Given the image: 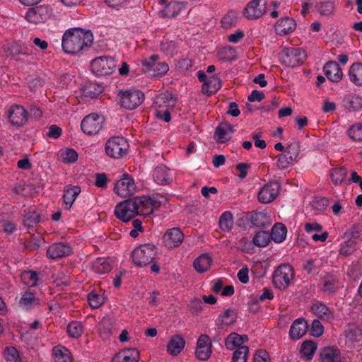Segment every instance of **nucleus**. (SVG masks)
Returning a JSON list of instances; mask_svg holds the SVG:
<instances>
[{
	"label": "nucleus",
	"instance_id": "obj_1",
	"mask_svg": "<svg viewBox=\"0 0 362 362\" xmlns=\"http://www.w3.org/2000/svg\"><path fill=\"white\" fill-rule=\"evenodd\" d=\"M91 32L80 28L68 29L63 35L62 47L64 52L76 54L84 49L89 47L93 42Z\"/></svg>",
	"mask_w": 362,
	"mask_h": 362
},
{
	"label": "nucleus",
	"instance_id": "obj_2",
	"mask_svg": "<svg viewBox=\"0 0 362 362\" xmlns=\"http://www.w3.org/2000/svg\"><path fill=\"white\" fill-rule=\"evenodd\" d=\"M279 6L280 3L276 0H251L243 8L242 15L248 21H255L271 11L270 16L276 18L279 16L276 9Z\"/></svg>",
	"mask_w": 362,
	"mask_h": 362
},
{
	"label": "nucleus",
	"instance_id": "obj_3",
	"mask_svg": "<svg viewBox=\"0 0 362 362\" xmlns=\"http://www.w3.org/2000/svg\"><path fill=\"white\" fill-rule=\"evenodd\" d=\"M23 17L32 24L45 23L54 17V10L51 6L42 4L29 8Z\"/></svg>",
	"mask_w": 362,
	"mask_h": 362
},
{
	"label": "nucleus",
	"instance_id": "obj_4",
	"mask_svg": "<svg viewBox=\"0 0 362 362\" xmlns=\"http://www.w3.org/2000/svg\"><path fill=\"white\" fill-rule=\"evenodd\" d=\"M293 267L288 264H281L278 266L272 275V284L275 288L284 290L291 284L294 278Z\"/></svg>",
	"mask_w": 362,
	"mask_h": 362
},
{
	"label": "nucleus",
	"instance_id": "obj_5",
	"mask_svg": "<svg viewBox=\"0 0 362 362\" xmlns=\"http://www.w3.org/2000/svg\"><path fill=\"white\" fill-rule=\"evenodd\" d=\"M175 103V99L168 92L158 95L155 102L156 117L168 122L171 119L170 110L174 107Z\"/></svg>",
	"mask_w": 362,
	"mask_h": 362
},
{
	"label": "nucleus",
	"instance_id": "obj_6",
	"mask_svg": "<svg viewBox=\"0 0 362 362\" xmlns=\"http://www.w3.org/2000/svg\"><path fill=\"white\" fill-rule=\"evenodd\" d=\"M115 57L100 56L93 59L90 64L92 71L98 76H108L113 74L117 69Z\"/></svg>",
	"mask_w": 362,
	"mask_h": 362
},
{
	"label": "nucleus",
	"instance_id": "obj_7",
	"mask_svg": "<svg viewBox=\"0 0 362 362\" xmlns=\"http://www.w3.org/2000/svg\"><path fill=\"white\" fill-rule=\"evenodd\" d=\"M306 58L305 51L301 48H284L280 53L279 60L286 66L295 67L302 64Z\"/></svg>",
	"mask_w": 362,
	"mask_h": 362
},
{
	"label": "nucleus",
	"instance_id": "obj_8",
	"mask_svg": "<svg viewBox=\"0 0 362 362\" xmlns=\"http://www.w3.org/2000/svg\"><path fill=\"white\" fill-rule=\"evenodd\" d=\"M156 247L151 244L140 245L132 252V259L135 264L146 266L151 263L156 257Z\"/></svg>",
	"mask_w": 362,
	"mask_h": 362
},
{
	"label": "nucleus",
	"instance_id": "obj_9",
	"mask_svg": "<svg viewBox=\"0 0 362 362\" xmlns=\"http://www.w3.org/2000/svg\"><path fill=\"white\" fill-rule=\"evenodd\" d=\"M113 190L117 196L127 198L136 192L137 186L132 176L127 173H123L121 178L116 181Z\"/></svg>",
	"mask_w": 362,
	"mask_h": 362
},
{
	"label": "nucleus",
	"instance_id": "obj_10",
	"mask_svg": "<svg viewBox=\"0 0 362 362\" xmlns=\"http://www.w3.org/2000/svg\"><path fill=\"white\" fill-rule=\"evenodd\" d=\"M159 56L152 54L141 59V64L146 71L153 76L161 77L165 76L169 71V66L165 62H158Z\"/></svg>",
	"mask_w": 362,
	"mask_h": 362
},
{
	"label": "nucleus",
	"instance_id": "obj_11",
	"mask_svg": "<svg viewBox=\"0 0 362 362\" xmlns=\"http://www.w3.org/2000/svg\"><path fill=\"white\" fill-rule=\"evenodd\" d=\"M104 122L105 119L103 116L92 113L83 119L81 128L86 134L95 135L103 129Z\"/></svg>",
	"mask_w": 362,
	"mask_h": 362
},
{
	"label": "nucleus",
	"instance_id": "obj_12",
	"mask_svg": "<svg viewBox=\"0 0 362 362\" xmlns=\"http://www.w3.org/2000/svg\"><path fill=\"white\" fill-rule=\"evenodd\" d=\"M128 148L129 144L124 138L115 136L107 141L105 151L109 156L119 158L126 154Z\"/></svg>",
	"mask_w": 362,
	"mask_h": 362
},
{
	"label": "nucleus",
	"instance_id": "obj_13",
	"mask_svg": "<svg viewBox=\"0 0 362 362\" xmlns=\"http://www.w3.org/2000/svg\"><path fill=\"white\" fill-rule=\"evenodd\" d=\"M144 99V93L136 89H130L120 93V102L122 107L134 110L136 108Z\"/></svg>",
	"mask_w": 362,
	"mask_h": 362
},
{
	"label": "nucleus",
	"instance_id": "obj_14",
	"mask_svg": "<svg viewBox=\"0 0 362 362\" xmlns=\"http://www.w3.org/2000/svg\"><path fill=\"white\" fill-rule=\"evenodd\" d=\"M29 113L25 108L19 105H11L8 110L9 123L15 127H21L26 124Z\"/></svg>",
	"mask_w": 362,
	"mask_h": 362
},
{
	"label": "nucleus",
	"instance_id": "obj_15",
	"mask_svg": "<svg viewBox=\"0 0 362 362\" xmlns=\"http://www.w3.org/2000/svg\"><path fill=\"white\" fill-rule=\"evenodd\" d=\"M136 212L132 199L119 202L115 206L114 214L117 218L127 222L136 216Z\"/></svg>",
	"mask_w": 362,
	"mask_h": 362
},
{
	"label": "nucleus",
	"instance_id": "obj_16",
	"mask_svg": "<svg viewBox=\"0 0 362 362\" xmlns=\"http://www.w3.org/2000/svg\"><path fill=\"white\" fill-rule=\"evenodd\" d=\"M280 185L277 182H270L264 185L259 191L258 200L261 203L268 204L274 201L278 196Z\"/></svg>",
	"mask_w": 362,
	"mask_h": 362
},
{
	"label": "nucleus",
	"instance_id": "obj_17",
	"mask_svg": "<svg viewBox=\"0 0 362 362\" xmlns=\"http://www.w3.org/2000/svg\"><path fill=\"white\" fill-rule=\"evenodd\" d=\"M211 340L206 334H202L197 339L195 354L199 360H207L211 354Z\"/></svg>",
	"mask_w": 362,
	"mask_h": 362
},
{
	"label": "nucleus",
	"instance_id": "obj_18",
	"mask_svg": "<svg viewBox=\"0 0 362 362\" xmlns=\"http://www.w3.org/2000/svg\"><path fill=\"white\" fill-rule=\"evenodd\" d=\"M184 239V234L178 228L168 229L163 235V240L165 246L169 249L179 247Z\"/></svg>",
	"mask_w": 362,
	"mask_h": 362
},
{
	"label": "nucleus",
	"instance_id": "obj_19",
	"mask_svg": "<svg viewBox=\"0 0 362 362\" xmlns=\"http://www.w3.org/2000/svg\"><path fill=\"white\" fill-rule=\"evenodd\" d=\"M296 28V23L293 18L288 16L281 18L274 25L276 35L280 36L288 35Z\"/></svg>",
	"mask_w": 362,
	"mask_h": 362
},
{
	"label": "nucleus",
	"instance_id": "obj_20",
	"mask_svg": "<svg viewBox=\"0 0 362 362\" xmlns=\"http://www.w3.org/2000/svg\"><path fill=\"white\" fill-rule=\"evenodd\" d=\"M304 228L305 232L311 235V238L315 242H325L329 236L327 232L322 231V225L317 222L306 223Z\"/></svg>",
	"mask_w": 362,
	"mask_h": 362
},
{
	"label": "nucleus",
	"instance_id": "obj_21",
	"mask_svg": "<svg viewBox=\"0 0 362 362\" xmlns=\"http://www.w3.org/2000/svg\"><path fill=\"white\" fill-rule=\"evenodd\" d=\"M134 206L136 209V216H146L153 213L152 203L150 197L142 196L133 199Z\"/></svg>",
	"mask_w": 362,
	"mask_h": 362
},
{
	"label": "nucleus",
	"instance_id": "obj_22",
	"mask_svg": "<svg viewBox=\"0 0 362 362\" xmlns=\"http://www.w3.org/2000/svg\"><path fill=\"white\" fill-rule=\"evenodd\" d=\"M71 252V247L65 243H55L49 247L47 257L49 259H58L69 255Z\"/></svg>",
	"mask_w": 362,
	"mask_h": 362
},
{
	"label": "nucleus",
	"instance_id": "obj_23",
	"mask_svg": "<svg viewBox=\"0 0 362 362\" xmlns=\"http://www.w3.org/2000/svg\"><path fill=\"white\" fill-rule=\"evenodd\" d=\"M344 333L345 344L349 348H354L355 344L362 339V330L355 325H349Z\"/></svg>",
	"mask_w": 362,
	"mask_h": 362
},
{
	"label": "nucleus",
	"instance_id": "obj_24",
	"mask_svg": "<svg viewBox=\"0 0 362 362\" xmlns=\"http://www.w3.org/2000/svg\"><path fill=\"white\" fill-rule=\"evenodd\" d=\"M152 176L154 182L160 185H168L173 180L171 171L165 165L157 166Z\"/></svg>",
	"mask_w": 362,
	"mask_h": 362
},
{
	"label": "nucleus",
	"instance_id": "obj_25",
	"mask_svg": "<svg viewBox=\"0 0 362 362\" xmlns=\"http://www.w3.org/2000/svg\"><path fill=\"white\" fill-rule=\"evenodd\" d=\"M139 358V352L136 349H125L115 355L112 362H138Z\"/></svg>",
	"mask_w": 362,
	"mask_h": 362
},
{
	"label": "nucleus",
	"instance_id": "obj_26",
	"mask_svg": "<svg viewBox=\"0 0 362 362\" xmlns=\"http://www.w3.org/2000/svg\"><path fill=\"white\" fill-rule=\"evenodd\" d=\"M234 128L228 122L221 123L215 132V138L218 143H225L229 141L233 134Z\"/></svg>",
	"mask_w": 362,
	"mask_h": 362
},
{
	"label": "nucleus",
	"instance_id": "obj_27",
	"mask_svg": "<svg viewBox=\"0 0 362 362\" xmlns=\"http://www.w3.org/2000/svg\"><path fill=\"white\" fill-rule=\"evenodd\" d=\"M320 358L321 362H341L340 350L333 346H326L320 350Z\"/></svg>",
	"mask_w": 362,
	"mask_h": 362
},
{
	"label": "nucleus",
	"instance_id": "obj_28",
	"mask_svg": "<svg viewBox=\"0 0 362 362\" xmlns=\"http://www.w3.org/2000/svg\"><path fill=\"white\" fill-rule=\"evenodd\" d=\"M185 346V339L180 335H174L166 346L167 352L171 356H176L181 353Z\"/></svg>",
	"mask_w": 362,
	"mask_h": 362
},
{
	"label": "nucleus",
	"instance_id": "obj_29",
	"mask_svg": "<svg viewBox=\"0 0 362 362\" xmlns=\"http://www.w3.org/2000/svg\"><path fill=\"white\" fill-rule=\"evenodd\" d=\"M326 76L332 82L339 81L343 76L339 65L335 62H329L324 66Z\"/></svg>",
	"mask_w": 362,
	"mask_h": 362
},
{
	"label": "nucleus",
	"instance_id": "obj_30",
	"mask_svg": "<svg viewBox=\"0 0 362 362\" xmlns=\"http://www.w3.org/2000/svg\"><path fill=\"white\" fill-rule=\"evenodd\" d=\"M308 323L302 318L296 319L290 328V336L293 339H298L303 337L308 330Z\"/></svg>",
	"mask_w": 362,
	"mask_h": 362
},
{
	"label": "nucleus",
	"instance_id": "obj_31",
	"mask_svg": "<svg viewBox=\"0 0 362 362\" xmlns=\"http://www.w3.org/2000/svg\"><path fill=\"white\" fill-rule=\"evenodd\" d=\"M4 52L12 59L17 60L20 55H28V53L19 42H12L4 45Z\"/></svg>",
	"mask_w": 362,
	"mask_h": 362
},
{
	"label": "nucleus",
	"instance_id": "obj_32",
	"mask_svg": "<svg viewBox=\"0 0 362 362\" xmlns=\"http://www.w3.org/2000/svg\"><path fill=\"white\" fill-rule=\"evenodd\" d=\"M81 193V188L78 186L69 185L64 189L63 202L65 208L69 209L77 197Z\"/></svg>",
	"mask_w": 362,
	"mask_h": 362
},
{
	"label": "nucleus",
	"instance_id": "obj_33",
	"mask_svg": "<svg viewBox=\"0 0 362 362\" xmlns=\"http://www.w3.org/2000/svg\"><path fill=\"white\" fill-rule=\"evenodd\" d=\"M313 314L323 320H329L333 317V313L325 304L322 303H315L310 308Z\"/></svg>",
	"mask_w": 362,
	"mask_h": 362
},
{
	"label": "nucleus",
	"instance_id": "obj_34",
	"mask_svg": "<svg viewBox=\"0 0 362 362\" xmlns=\"http://www.w3.org/2000/svg\"><path fill=\"white\" fill-rule=\"evenodd\" d=\"M356 236L353 231L347 235V239L341 243L339 250V252L341 255L349 256L355 251L356 245Z\"/></svg>",
	"mask_w": 362,
	"mask_h": 362
},
{
	"label": "nucleus",
	"instance_id": "obj_35",
	"mask_svg": "<svg viewBox=\"0 0 362 362\" xmlns=\"http://www.w3.org/2000/svg\"><path fill=\"white\" fill-rule=\"evenodd\" d=\"M112 268L110 260L103 257L96 259L91 264L93 272L100 275L108 274Z\"/></svg>",
	"mask_w": 362,
	"mask_h": 362
},
{
	"label": "nucleus",
	"instance_id": "obj_36",
	"mask_svg": "<svg viewBox=\"0 0 362 362\" xmlns=\"http://www.w3.org/2000/svg\"><path fill=\"white\" fill-rule=\"evenodd\" d=\"M247 337L245 335H240L237 333L230 334L225 340L226 347L229 350L238 349L242 347Z\"/></svg>",
	"mask_w": 362,
	"mask_h": 362
},
{
	"label": "nucleus",
	"instance_id": "obj_37",
	"mask_svg": "<svg viewBox=\"0 0 362 362\" xmlns=\"http://www.w3.org/2000/svg\"><path fill=\"white\" fill-rule=\"evenodd\" d=\"M269 235L271 240L275 243H282L286 238L287 228L283 223H277L273 226Z\"/></svg>",
	"mask_w": 362,
	"mask_h": 362
},
{
	"label": "nucleus",
	"instance_id": "obj_38",
	"mask_svg": "<svg viewBox=\"0 0 362 362\" xmlns=\"http://www.w3.org/2000/svg\"><path fill=\"white\" fill-rule=\"evenodd\" d=\"M211 262V257L208 254H202L194 260V267L197 272L203 273L210 268Z\"/></svg>",
	"mask_w": 362,
	"mask_h": 362
},
{
	"label": "nucleus",
	"instance_id": "obj_39",
	"mask_svg": "<svg viewBox=\"0 0 362 362\" xmlns=\"http://www.w3.org/2000/svg\"><path fill=\"white\" fill-rule=\"evenodd\" d=\"M59 159L65 164L75 163L78 158L77 152L71 148H64L59 151Z\"/></svg>",
	"mask_w": 362,
	"mask_h": 362
},
{
	"label": "nucleus",
	"instance_id": "obj_40",
	"mask_svg": "<svg viewBox=\"0 0 362 362\" xmlns=\"http://www.w3.org/2000/svg\"><path fill=\"white\" fill-rule=\"evenodd\" d=\"M185 8L182 2H170L163 10V15L168 18H173L177 16Z\"/></svg>",
	"mask_w": 362,
	"mask_h": 362
},
{
	"label": "nucleus",
	"instance_id": "obj_41",
	"mask_svg": "<svg viewBox=\"0 0 362 362\" xmlns=\"http://www.w3.org/2000/svg\"><path fill=\"white\" fill-rule=\"evenodd\" d=\"M221 80L217 76H213L202 85L203 93L210 95L221 88Z\"/></svg>",
	"mask_w": 362,
	"mask_h": 362
},
{
	"label": "nucleus",
	"instance_id": "obj_42",
	"mask_svg": "<svg viewBox=\"0 0 362 362\" xmlns=\"http://www.w3.org/2000/svg\"><path fill=\"white\" fill-rule=\"evenodd\" d=\"M349 77L354 84L362 85V63H354L351 65L349 69Z\"/></svg>",
	"mask_w": 362,
	"mask_h": 362
},
{
	"label": "nucleus",
	"instance_id": "obj_43",
	"mask_svg": "<svg viewBox=\"0 0 362 362\" xmlns=\"http://www.w3.org/2000/svg\"><path fill=\"white\" fill-rule=\"evenodd\" d=\"M19 303L22 308L28 310L34 308L38 305L39 303L34 293L25 292L21 297Z\"/></svg>",
	"mask_w": 362,
	"mask_h": 362
},
{
	"label": "nucleus",
	"instance_id": "obj_44",
	"mask_svg": "<svg viewBox=\"0 0 362 362\" xmlns=\"http://www.w3.org/2000/svg\"><path fill=\"white\" fill-rule=\"evenodd\" d=\"M53 352L56 362H71L70 352L64 346H55Z\"/></svg>",
	"mask_w": 362,
	"mask_h": 362
},
{
	"label": "nucleus",
	"instance_id": "obj_45",
	"mask_svg": "<svg viewBox=\"0 0 362 362\" xmlns=\"http://www.w3.org/2000/svg\"><path fill=\"white\" fill-rule=\"evenodd\" d=\"M346 175L347 170L344 167L334 168L331 170L329 174L331 180L335 185H341Z\"/></svg>",
	"mask_w": 362,
	"mask_h": 362
},
{
	"label": "nucleus",
	"instance_id": "obj_46",
	"mask_svg": "<svg viewBox=\"0 0 362 362\" xmlns=\"http://www.w3.org/2000/svg\"><path fill=\"white\" fill-rule=\"evenodd\" d=\"M317 12L324 16L332 15L335 10V5L333 1H326L320 2L315 6Z\"/></svg>",
	"mask_w": 362,
	"mask_h": 362
},
{
	"label": "nucleus",
	"instance_id": "obj_47",
	"mask_svg": "<svg viewBox=\"0 0 362 362\" xmlns=\"http://www.w3.org/2000/svg\"><path fill=\"white\" fill-rule=\"evenodd\" d=\"M219 226L222 230L230 231L233 226V217L230 212L225 211L219 218Z\"/></svg>",
	"mask_w": 362,
	"mask_h": 362
},
{
	"label": "nucleus",
	"instance_id": "obj_48",
	"mask_svg": "<svg viewBox=\"0 0 362 362\" xmlns=\"http://www.w3.org/2000/svg\"><path fill=\"white\" fill-rule=\"evenodd\" d=\"M316 350L317 345L313 341H306L301 344V354L307 360H310L313 358Z\"/></svg>",
	"mask_w": 362,
	"mask_h": 362
},
{
	"label": "nucleus",
	"instance_id": "obj_49",
	"mask_svg": "<svg viewBox=\"0 0 362 362\" xmlns=\"http://www.w3.org/2000/svg\"><path fill=\"white\" fill-rule=\"evenodd\" d=\"M270 240V235L266 231L257 232L252 238L254 245L260 247H266Z\"/></svg>",
	"mask_w": 362,
	"mask_h": 362
},
{
	"label": "nucleus",
	"instance_id": "obj_50",
	"mask_svg": "<svg viewBox=\"0 0 362 362\" xmlns=\"http://www.w3.org/2000/svg\"><path fill=\"white\" fill-rule=\"evenodd\" d=\"M21 278L24 284L28 286H35L38 282L37 274L34 271H24L21 274Z\"/></svg>",
	"mask_w": 362,
	"mask_h": 362
},
{
	"label": "nucleus",
	"instance_id": "obj_51",
	"mask_svg": "<svg viewBox=\"0 0 362 362\" xmlns=\"http://www.w3.org/2000/svg\"><path fill=\"white\" fill-rule=\"evenodd\" d=\"M67 332L71 337L78 338L83 332V326L80 322L73 321L68 325Z\"/></svg>",
	"mask_w": 362,
	"mask_h": 362
},
{
	"label": "nucleus",
	"instance_id": "obj_52",
	"mask_svg": "<svg viewBox=\"0 0 362 362\" xmlns=\"http://www.w3.org/2000/svg\"><path fill=\"white\" fill-rule=\"evenodd\" d=\"M160 50L166 56H173L177 52V45L173 41L163 40L160 43Z\"/></svg>",
	"mask_w": 362,
	"mask_h": 362
},
{
	"label": "nucleus",
	"instance_id": "obj_53",
	"mask_svg": "<svg viewBox=\"0 0 362 362\" xmlns=\"http://www.w3.org/2000/svg\"><path fill=\"white\" fill-rule=\"evenodd\" d=\"M4 357L6 362H21L19 353L13 346H8L4 349Z\"/></svg>",
	"mask_w": 362,
	"mask_h": 362
},
{
	"label": "nucleus",
	"instance_id": "obj_54",
	"mask_svg": "<svg viewBox=\"0 0 362 362\" xmlns=\"http://www.w3.org/2000/svg\"><path fill=\"white\" fill-rule=\"evenodd\" d=\"M218 55L221 59L225 61H232L235 59L236 52L234 48L228 46L221 48L218 51Z\"/></svg>",
	"mask_w": 362,
	"mask_h": 362
},
{
	"label": "nucleus",
	"instance_id": "obj_55",
	"mask_svg": "<svg viewBox=\"0 0 362 362\" xmlns=\"http://www.w3.org/2000/svg\"><path fill=\"white\" fill-rule=\"evenodd\" d=\"M349 137L354 141H362V124H353L348 130Z\"/></svg>",
	"mask_w": 362,
	"mask_h": 362
},
{
	"label": "nucleus",
	"instance_id": "obj_56",
	"mask_svg": "<svg viewBox=\"0 0 362 362\" xmlns=\"http://www.w3.org/2000/svg\"><path fill=\"white\" fill-rule=\"evenodd\" d=\"M247 353L248 348L246 346H243L236 349L233 356V362H246Z\"/></svg>",
	"mask_w": 362,
	"mask_h": 362
},
{
	"label": "nucleus",
	"instance_id": "obj_57",
	"mask_svg": "<svg viewBox=\"0 0 362 362\" xmlns=\"http://www.w3.org/2000/svg\"><path fill=\"white\" fill-rule=\"evenodd\" d=\"M338 287V282L336 278L330 277L327 278L323 285V291L325 293H334Z\"/></svg>",
	"mask_w": 362,
	"mask_h": 362
},
{
	"label": "nucleus",
	"instance_id": "obj_58",
	"mask_svg": "<svg viewBox=\"0 0 362 362\" xmlns=\"http://www.w3.org/2000/svg\"><path fill=\"white\" fill-rule=\"evenodd\" d=\"M150 199L152 203V210L158 209L159 207L164 206L167 204V198L162 194H157L152 197H150Z\"/></svg>",
	"mask_w": 362,
	"mask_h": 362
},
{
	"label": "nucleus",
	"instance_id": "obj_59",
	"mask_svg": "<svg viewBox=\"0 0 362 362\" xmlns=\"http://www.w3.org/2000/svg\"><path fill=\"white\" fill-rule=\"evenodd\" d=\"M88 300L93 308H98L103 303L104 298L95 293H90L88 296Z\"/></svg>",
	"mask_w": 362,
	"mask_h": 362
},
{
	"label": "nucleus",
	"instance_id": "obj_60",
	"mask_svg": "<svg viewBox=\"0 0 362 362\" xmlns=\"http://www.w3.org/2000/svg\"><path fill=\"white\" fill-rule=\"evenodd\" d=\"M299 146L297 144H289L284 153L290 158V160L295 161L299 156Z\"/></svg>",
	"mask_w": 362,
	"mask_h": 362
},
{
	"label": "nucleus",
	"instance_id": "obj_61",
	"mask_svg": "<svg viewBox=\"0 0 362 362\" xmlns=\"http://www.w3.org/2000/svg\"><path fill=\"white\" fill-rule=\"evenodd\" d=\"M310 332L312 336L319 337L324 332V327L319 320H314L311 324Z\"/></svg>",
	"mask_w": 362,
	"mask_h": 362
},
{
	"label": "nucleus",
	"instance_id": "obj_62",
	"mask_svg": "<svg viewBox=\"0 0 362 362\" xmlns=\"http://www.w3.org/2000/svg\"><path fill=\"white\" fill-rule=\"evenodd\" d=\"M293 162V160H290V158L284 153L277 157V166L280 169L287 168Z\"/></svg>",
	"mask_w": 362,
	"mask_h": 362
},
{
	"label": "nucleus",
	"instance_id": "obj_63",
	"mask_svg": "<svg viewBox=\"0 0 362 362\" xmlns=\"http://www.w3.org/2000/svg\"><path fill=\"white\" fill-rule=\"evenodd\" d=\"M107 177L105 173H97L95 175V185L98 187L105 189L107 186Z\"/></svg>",
	"mask_w": 362,
	"mask_h": 362
},
{
	"label": "nucleus",
	"instance_id": "obj_64",
	"mask_svg": "<svg viewBox=\"0 0 362 362\" xmlns=\"http://www.w3.org/2000/svg\"><path fill=\"white\" fill-rule=\"evenodd\" d=\"M254 362H270L269 354L263 349L257 351L254 356Z\"/></svg>",
	"mask_w": 362,
	"mask_h": 362
}]
</instances>
